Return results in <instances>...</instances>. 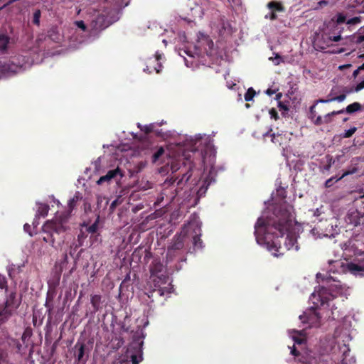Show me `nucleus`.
I'll list each match as a JSON object with an SVG mask.
<instances>
[{
	"instance_id": "nucleus-1",
	"label": "nucleus",
	"mask_w": 364,
	"mask_h": 364,
	"mask_svg": "<svg viewBox=\"0 0 364 364\" xmlns=\"http://www.w3.org/2000/svg\"><path fill=\"white\" fill-rule=\"evenodd\" d=\"M275 218H259L255 225L257 242L264 245L274 257L284 255L287 250L298 251L299 247L295 232H288L291 222V214L287 207H279L274 212Z\"/></svg>"
},
{
	"instance_id": "nucleus-2",
	"label": "nucleus",
	"mask_w": 364,
	"mask_h": 364,
	"mask_svg": "<svg viewBox=\"0 0 364 364\" xmlns=\"http://www.w3.org/2000/svg\"><path fill=\"white\" fill-rule=\"evenodd\" d=\"M316 278H321L323 282H326V286H319L318 290L311 294L310 300L314 306L311 308V312L309 314L304 313L303 315L299 316V318L302 322L309 324H314L315 323L319 322L321 316L316 312V309L326 304L330 306V301L335 298L333 291L336 290L338 291L341 287V282L332 279L331 277H324L321 274L318 273Z\"/></svg>"
},
{
	"instance_id": "nucleus-3",
	"label": "nucleus",
	"mask_w": 364,
	"mask_h": 364,
	"mask_svg": "<svg viewBox=\"0 0 364 364\" xmlns=\"http://www.w3.org/2000/svg\"><path fill=\"white\" fill-rule=\"evenodd\" d=\"M201 228L196 223H190L183 227L180 234L175 235L173 242L168 250H179L183 248L186 243L191 242L193 250L203 247V241L200 238Z\"/></svg>"
},
{
	"instance_id": "nucleus-4",
	"label": "nucleus",
	"mask_w": 364,
	"mask_h": 364,
	"mask_svg": "<svg viewBox=\"0 0 364 364\" xmlns=\"http://www.w3.org/2000/svg\"><path fill=\"white\" fill-rule=\"evenodd\" d=\"M164 269L163 264L159 259H154L150 265L151 278L154 284V288L146 293L150 299L154 297L155 294L164 296L169 295L173 291L171 284L168 287H161V284H166L168 280V276L164 272Z\"/></svg>"
},
{
	"instance_id": "nucleus-5",
	"label": "nucleus",
	"mask_w": 364,
	"mask_h": 364,
	"mask_svg": "<svg viewBox=\"0 0 364 364\" xmlns=\"http://www.w3.org/2000/svg\"><path fill=\"white\" fill-rule=\"evenodd\" d=\"M80 199L78 194H75L73 198L68 201V212L66 214H61L55 217L54 219L47 220L43 225V231L51 237L50 241L53 243L55 239L53 237L54 234H61L68 230V220L72 213L75 208L77 203Z\"/></svg>"
},
{
	"instance_id": "nucleus-6",
	"label": "nucleus",
	"mask_w": 364,
	"mask_h": 364,
	"mask_svg": "<svg viewBox=\"0 0 364 364\" xmlns=\"http://www.w3.org/2000/svg\"><path fill=\"white\" fill-rule=\"evenodd\" d=\"M15 297V294L11 293L4 304L0 306V324L6 321L19 306Z\"/></svg>"
},
{
	"instance_id": "nucleus-7",
	"label": "nucleus",
	"mask_w": 364,
	"mask_h": 364,
	"mask_svg": "<svg viewBox=\"0 0 364 364\" xmlns=\"http://www.w3.org/2000/svg\"><path fill=\"white\" fill-rule=\"evenodd\" d=\"M75 357L78 363H85L89 355V348L87 345L83 342L77 341L75 345Z\"/></svg>"
},
{
	"instance_id": "nucleus-8",
	"label": "nucleus",
	"mask_w": 364,
	"mask_h": 364,
	"mask_svg": "<svg viewBox=\"0 0 364 364\" xmlns=\"http://www.w3.org/2000/svg\"><path fill=\"white\" fill-rule=\"evenodd\" d=\"M161 58V55H156V58H149L146 60V68H144V70L149 74L153 72L159 73L162 68V65L159 62Z\"/></svg>"
},
{
	"instance_id": "nucleus-9",
	"label": "nucleus",
	"mask_w": 364,
	"mask_h": 364,
	"mask_svg": "<svg viewBox=\"0 0 364 364\" xmlns=\"http://www.w3.org/2000/svg\"><path fill=\"white\" fill-rule=\"evenodd\" d=\"M117 176H119V178H122L124 176L122 171L119 168L109 170L105 176H101L97 183L99 185H102L105 182L109 183L112 179L115 178Z\"/></svg>"
},
{
	"instance_id": "nucleus-10",
	"label": "nucleus",
	"mask_w": 364,
	"mask_h": 364,
	"mask_svg": "<svg viewBox=\"0 0 364 364\" xmlns=\"http://www.w3.org/2000/svg\"><path fill=\"white\" fill-rule=\"evenodd\" d=\"M180 174H181V177L179 178V176H176V179L174 181H176V180H178V181H177L178 186H182L189 181V179L192 176L191 167V166L188 167V169L186 170V166H183L180 171Z\"/></svg>"
},
{
	"instance_id": "nucleus-11",
	"label": "nucleus",
	"mask_w": 364,
	"mask_h": 364,
	"mask_svg": "<svg viewBox=\"0 0 364 364\" xmlns=\"http://www.w3.org/2000/svg\"><path fill=\"white\" fill-rule=\"evenodd\" d=\"M357 171H358V168L356 167H353L352 169H348V170H346V171H344V173L342 174V176H340L339 178H336V176L331 177L330 178L326 180V181L325 183L326 188L331 187L336 182L340 181L341 179H342L343 178H344L345 176H346L348 175H350V174H353V173H356Z\"/></svg>"
},
{
	"instance_id": "nucleus-12",
	"label": "nucleus",
	"mask_w": 364,
	"mask_h": 364,
	"mask_svg": "<svg viewBox=\"0 0 364 364\" xmlns=\"http://www.w3.org/2000/svg\"><path fill=\"white\" fill-rule=\"evenodd\" d=\"M138 127L141 129V131L144 132V134H149L151 132H154L156 134V135L158 136H163L161 131L156 129V124L154 123H152V124H150L148 125H145V126H141L140 124H138Z\"/></svg>"
},
{
	"instance_id": "nucleus-13",
	"label": "nucleus",
	"mask_w": 364,
	"mask_h": 364,
	"mask_svg": "<svg viewBox=\"0 0 364 364\" xmlns=\"http://www.w3.org/2000/svg\"><path fill=\"white\" fill-rule=\"evenodd\" d=\"M348 269L352 273L364 272V259L358 263L350 262L348 264Z\"/></svg>"
},
{
	"instance_id": "nucleus-14",
	"label": "nucleus",
	"mask_w": 364,
	"mask_h": 364,
	"mask_svg": "<svg viewBox=\"0 0 364 364\" xmlns=\"http://www.w3.org/2000/svg\"><path fill=\"white\" fill-rule=\"evenodd\" d=\"M100 216L97 215L95 221L90 226L85 223L82 225V228H85V232L90 234L97 233L99 228Z\"/></svg>"
},
{
	"instance_id": "nucleus-15",
	"label": "nucleus",
	"mask_w": 364,
	"mask_h": 364,
	"mask_svg": "<svg viewBox=\"0 0 364 364\" xmlns=\"http://www.w3.org/2000/svg\"><path fill=\"white\" fill-rule=\"evenodd\" d=\"M346 98V93L341 92L339 95H337L336 97H332L331 98L327 99H318L316 100V103H328L331 102H341L344 101Z\"/></svg>"
},
{
	"instance_id": "nucleus-16",
	"label": "nucleus",
	"mask_w": 364,
	"mask_h": 364,
	"mask_svg": "<svg viewBox=\"0 0 364 364\" xmlns=\"http://www.w3.org/2000/svg\"><path fill=\"white\" fill-rule=\"evenodd\" d=\"M268 9L273 12H283L285 11L284 6L281 2L272 1L267 4Z\"/></svg>"
},
{
	"instance_id": "nucleus-17",
	"label": "nucleus",
	"mask_w": 364,
	"mask_h": 364,
	"mask_svg": "<svg viewBox=\"0 0 364 364\" xmlns=\"http://www.w3.org/2000/svg\"><path fill=\"white\" fill-rule=\"evenodd\" d=\"M363 109V107L361 104L359 102H353L352 104H350L348 105L344 109V112H346L347 114H352L355 112H360Z\"/></svg>"
},
{
	"instance_id": "nucleus-18",
	"label": "nucleus",
	"mask_w": 364,
	"mask_h": 364,
	"mask_svg": "<svg viewBox=\"0 0 364 364\" xmlns=\"http://www.w3.org/2000/svg\"><path fill=\"white\" fill-rule=\"evenodd\" d=\"M104 21V17L101 16H98L95 20H92L91 25L92 28L95 30H101L105 28L102 23Z\"/></svg>"
},
{
	"instance_id": "nucleus-19",
	"label": "nucleus",
	"mask_w": 364,
	"mask_h": 364,
	"mask_svg": "<svg viewBox=\"0 0 364 364\" xmlns=\"http://www.w3.org/2000/svg\"><path fill=\"white\" fill-rule=\"evenodd\" d=\"M49 210V206L45 203H40L38 206V210L36 212V216H42L45 217L47 215Z\"/></svg>"
},
{
	"instance_id": "nucleus-20",
	"label": "nucleus",
	"mask_w": 364,
	"mask_h": 364,
	"mask_svg": "<svg viewBox=\"0 0 364 364\" xmlns=\"http://www.w3.org/2000/svg\"><path fill=\"white\" fill-rule=\"evenodd\" d=\"M91 304L94 309V311L97 312L99 311L100 308L101 303V296L100 295H93L91 297Z\"/></svg>"
},
{
	"instance_id": "nucleus-21",
	"label": "nucleus",
	"mask_w": 364,
	"mask_h": 364,
	"mask_svg": "<svg viewBox=\"0 0 364 364\" xmlns=\"http://www.w3.org/2000/svg\"><path fill=\"white\" fill-rule=\"evenodd\" d=\"M9 43V37L4 35H0V51L1 53H4L6 52Z\"/></svg>"
},
{
	"instance_id": "nucleus-22",
	"label": "nucleus",
	"mask_w": 364,
	"mask_h": 364,
	"mask_svg": "<svg viewBox=\"0 0 364 364\" xmlns=\"http://www.w3.org/2000/svg\"><path fill=\"white\" fill-rule=\"evenodd\" d=\"M343 113H344V109H341L338 111H333L330 113H328L323 117L324 124H328V123L331 122V121H332L331 117L332 116H335V115L343 114Z\"/></svg>"
},
{
	"instance_id": "nucleus-23",
	"label": "nucleus",
	"mask_w": 364,
	"mask_h": 364,
	"mask_svg": "<svg viewBox=\"0 0 364 364\" xmlns=\"http://www.w3.org/2000/svg\"><path fill=\"white\" fill-rule=\"evenodd\" d=\"M255 95H256L255 90L252 87H250L245 94V96H244L245 100L246 102H250V101L252 100V99Z\"/></svg>"
},
{
	"instance_id": "nucleus-24",
	"label": "nucleus",
	"mask_w": 364,
	"mask_h": 364,
	"mask_svg": "<svg viewBox=\"0 0 364 364\" xmlns=\"http://www.w3.org/2000/svg\"><path fill=\"white\" fill-rule=\"evenodd\" d=\"M164 154V149L160 146L152 156V162L156 163L160 157Z\"/></svg>"
},
{
	"instance_id": "nucleus-25",
	"label": "nucleus",
	"mask_w": 364,
	"mask_h": 364,
	"mask_svg": "<svg viewBox=\"0 0 364 364\" xmlns=\"http://www.w3.org/2000/svg\"><path fill=\"white\" fill-rule=\"evenodd\" d=\"M41 16V12L39 9H37L34 11V13L33 14V18H32V23L34 25H36V26L40 25Z\"/></svg>"
},
{
	"instance_id": "nucleus-26",
	"label": "nucleus",
	"mask_w": 364,
	"mask_h": 364,
	"mask_svg": "<svg viewBox=\"0 0 364 364\" xmlns=\"http://www.w3.org/2000/svg\"><path fill=\"white\" fill-rule=\"evenodd\" d=\"M52 302H53V297L50 296V294L48 293L45 306L48 309V311L49 313H50V311L53 309V305Z\"/></svg>"
},
{
	"instance_id": "nucleus-27",
	"label": "nucleus",
	"mask_w": 364,
	"mask_h": 364,
	"mask_svg": "<svg viewBox=\"0 0 364 364\" xmlns=\"http://www.w3.org/2000/svg\"><path fill=\"white\" fill-rule=\"evenodd\" d=\"M271 137H272V141L274 144H279V145L282 144V141H281V139L282 138V134H271Z\"/></svg>"
},
{
	"instance_id": "nucleus-28",
	"label": "nucleus",
	"mask_w": 364,
	"mask_h": 364,
	"mask_svg": "<svg viewBox=\"0 0 364 364\" xmlns=\"http://www.w3.org/2000/svg\"><path fill=\"white\" fill-rule=\"evenodd\" d=\"M361 21V17L360 16H355L353 18H351L347 21V24L349 25H354L360 23Z\"/></svg>"
},
{
	"instance_id": "nucleus-29",
	"label": "nucleus",
	"mask_w": 364,
	"mask_h": 364,
	"mask_svg": "<svg viewBox=\"0 0 364 364\" xmlns=\"http://www.w3.org/2000/svg\"><path fill=\"white\" fill-rule=\"evenodd\" d=\"M346 17L342 13H338L336 16V22L338 24L343 23L346 21Z\"/></svg>"
},
{
	"instance_id": "nucleus-30",
	"label": "nucleus",
	"mask_w": 364,
	"mask_h": 364,
	"mask_svg": "<svg viewBox=\"0 0 364 364\" xmlns=\"http://www.w3.org/2000/svg\"><path fill=\"white\" fill-rule=\"evenodd\" d=\"M356 127H352L350 129L346 130L343 134V136L344 138H349L356 132Z\"/></svg>"
},
{
	"instance_id": "nucleus-31",
	"label": "nucleus",
	"mask_w": 364,
	"mask_h": 364,
	"mask_svg": "<svg viewBox=\"0 0 364 364\" xmlns=\"http://www.w3.org/2000/svg\"><path fill=\"white\" fill-rule=\"evenodd\" d=\"M141 355H140L139 356L134 354L131 355V361L132 364H139L141 360Z\"/></svg>"
},
{
	"instance_id": "nucleus-32",
	"label": "nucleus",
	"mask_w": 364,
	"mask_h": 364,
	"mask_svg": "<svg viewBox=\"0 0 364 364\" xmlns=\"http://www.w3.org/2000/svg\"><path fill=\"white\" fill-rule=\"evenodd\" d=\"M75 24L83 31H85L87 29V26L83 21H76Z\"/></svg>"
},
{
	"instance_id": "nucleus-33",
	"label": "nucleus",
	"mask_w": 364,
	"mask_h": 364,
	"mask_svg": "<svg viewBox=\"0 0 364 364\" xmlns=\"http://www.w3.org/2000/svg\"><path fill=\"white\" fill-rule=\"evenodd\" d=\"M269 114L271 118H273L275 120H277L279 119L278 112L274 108H272L269 110Z\"/></svg>"
},
{
	"instance_id": "nucleus-34",
	"label": "nucleus",
	"mask_w": 364,
	"mask_h": 364,
	"mask_svg": "<svg viewBox=\"0 0 364 364\" xmlns=\"http://www.w3.org/2000/svg\"><path fill=\"white\" fill-rule=\"evenodd\" d=\"M0 289L7 290V282L5 278H0Z\"/></svg>"
},
{
	"instance_id": "nucleus-35",
	"label": "nucleus",
	"mask_w": 364,
	"mask_h": 364,
	"mask_svg": "<svg viewBox=\"0 0 364 364\" xmlns=\"http://www.w3.org/2000/svg\"><path fill=\"white\" fill-rule=\"evenodd\" d=\"M318 103H316V100L315 101L314 104L310 107V114H311V118L313 119L315 116H316V110H315V108H316V105H317Z\"/></svg>"
},
{
	"instance_id": "nucleus-36",
	"label": "nucleus",
	"mask_w": 364,
	"mask_h": 364,
	"mask_svg": "<svg viewBox=\"0 0 364 364\" xmlns=\"http://www.w3.org/2000/svg\"><path fill=\"white\" fill-rule=\"evenodd\" d=\"M86 232H84L83 228L80 230L79 235H77L78 241L80 242L81 240L87 237Z\"/></svg>"
},
{
	"instance_id": "nucleus-37",
	"label": "nucleus",
	"mask_w": 364,
	"mask_h": 364,
	"mask_svg": "<svg viewBox=\"0 0 364 364\" xmlns=\"http://www.w3.org/2000/svg\"><path fill=\"white\" fill-rule=\"evenodd\" d=\"M314 123L315 125L319 126L324 124V121L321 116H318L314 121Z\"/></svg>"
},
{
	"instance_id": "nucleus-38",
	"label": "nucleus",
	"mask_w": 364,
	"mask_h": 364,
	"mask_svg": "<svg viewBox=\"0 0 364 364\" xmlns=\"http://www.w3.org/2000/svg\"><path fill=\"white\" fill-rule=\"evenodd\" d=\"M278 107L281 109V110H284V111H288L289 110V107L287 105H285L284 102L279 101L278 102Z\"/></svg>"
},
{
	"instance_id": "nucleus-39",
	"label": "nucleus",
	"mask_w": 364,
	"mask_h": 364,
	"mask_svg": "<svg viewBox=\"0 0 364 364\" xmlns=\"http://www.w3.org/2000/svg\"><path fill=\"white\" fill-rule=\"evenodd\" d=\"M23 229H24V232H28V234L31 236H32L33 234H36V232H31V230H30L31 229L30 225L26 224V223L24 224Z\"/></svg>"
},
{
	"instance_id": "nucleus-40",
	"label": "nucleus",
	"mask_w": 364,
	"mask_h": 364,
	"mask_svg": "<svg viewBox=\"0 0 364 364\" xmlns=\"http://www.w3.org/2000/svg\"><path fill=\"white\" fill-rule=\"evenodd\" d=\"M291 354L295 357H298L300 355V352L295 348L294 346H293V347L291 348Z\"/></svg>"
},
{
	"instance_id": "nucleus-41",
	"label": "nucleus",
	"mask_w": 364,
	"mask_h": 364,
	"mask_svg": "<svg viewBox=\"0 0 364 364\" xmlns=\"http://www.w3.org/2000/svg\"><path fill=\"white\" fill-rule=\"evenodd\" d=\"M364 88V80L361 81L360 82H359L356 87H355L354 90L355 92H358L360 90H361L362 89Z\"/></svg>"
},
{
	"instance_id": "nucleus-42",
	"label": "nucleus",
	"mask_w": 364,
	"mask_h": 364,
	"mask_svg": "<svg viewBox=\"0 0 364 364\" xmlns=\"http://www.w3.org/2000/svg\"><path fill=\"white\" fill-rule=\"evenodd\" d=\"M265 18H269L272 21H274V20L277 19V14L275 12H273V11H270L269 16L266 15Z\"/></svg>"
},
{
	"instance_id": "nucleus-43",
	"label": "nucleus",
	"mask_w": 364,
	"mask_h": 364,
	"mask_svg": "<svg viewBox=\"0 0 364 364\" xmlns=\"http://www.w3.org/2000/svg\"><path fill=\"white\" fill-rule=\"evenodd\" d=\"M309 364H326V363L324 362L323 360H321V359L318 360L314 358L311 360Z\"/></svg>"
},
{
	"instance_id": "nucleus-44",
	"label": "nucleus",
	"mask_w": 364,
	"mask_h": 364,
	"mask_svg": "<svg viewBox=\"0 0 364 364\" xmlns=\"http://www.w3.org/2000/svg\"><path fill=\"white\" fill-rule=\"evenodd\" d=\"M118 205V200H114V201L112 202L110 206H109V210L112 212L114 211V210L115 209V208L117 207V205Z\"/></svg>"
},
{
	"instance_id": "nucleus-45",
	"label": "nucleus",
	"mask_w": 364,
	"mask_h": 364,
	"mask_svg": "<svg viewBox=\"0 0 364 364\" xmlns=\"http://www.w3.org/2000/svg\"><path fill=\"white\" fill-rule=\"evenodd\" d=\"M328 4V1H326V0H321L320 1L318 2V6L317 8L318 7H323V6H326Z\"/></svg>"
},
{
	"instance_id": "nucleus-46",
	"label": "nucleus",
	"mask_w": 364,
	"mask_h": 364,
	"mask_svg": "<svg viewBox=\"0 0 364 364\" xmlns=\"http://www.w3.org/2000/svg\"><path fill=\"white\" fill-rule=\"evenodd\" d=\"M5 353L4 351L0 350V364H3L5 362Z\"/></svg>"
},
{
	"instance_id": "nucleus-47",
	"label": "nucleus",
	"mask_w": 364,
	"mask_h": 364,
	"mask_svg": "<svg viewBox=\"0 0 364 364\" xmlns=\"http://www.w3.org/2000/svg\"><path fill=\"white\" fill-rule=\"evenodd\" d=\"M353 92V89H348V87H345L343 88L342 92L343 93H346V96L351 93Z\"/></svg>"
},
{
	"instance_id": "nucleus-48",
	"label": "nucleus",
	"mask_w": 364,
	"mask_h": 364,
	"mask_svg": "<svg viewBox=\"0 0 364 364\" xmlns=\"http://www.w3.org/2000/svg\"><path fill=\"white\" fill-rule=\"evenodd\" d=\"M364 41V35H359L358 37H357V39L355 41V42L357 43H360Z\"/></svg>"
},
{
	"instance_id": "nucleus-49",
	"label": "nucleus",
	"mask_w": 364,
	"mask_h": 364,
	"mask_svg": "<svg viewBox=\"0 0 364 364\" xmlns=\"http://www.w3.org/2000/svg\"><path fill=\"white\" fill-rule=\"evenodd\" d=\"M274 59L278 60V61L274 63L275 65H278L280 63V60L282 59V56L278 53H275Z\"/></svg>"
},
{
	"instance_id": "nucleus-50",
	"label": "nucleus",
	"mask_w": 364,
	"mask_h": 364,
	"mask_svg": "<svg viewBox=\"0 0 364 364\" xmlns=\"http://www.w3.org/2000/svg\"><path fill=\"white\" fill-rule=\"evenodd\" d=\"M275 90H272L271 88H268L266 91H265V93L269 95V96H272V95H274L275 93Z\"/></svg>"
},
{
	"instance_id": "nucleus-51",
	"label": "nucleus",
	"mask_w": 364,
	"mask_h": 364,
	"mask_svg": "<svg viewBox=\"0 0 364 364\" xmlns=\"http://www.w3.org/2000/svg\"><path fill=\"white\" fill-rule=\"evenodd\" d=\"M336 92H335L334 89H331L329 94L328 95V98H331L332 97H336Z\"/></svg>"
},
{
	"instance_id": "nucleus-52",
	"label": "nucleus",
	"mask_w": 364,
	"mask_h": 364,
	"mask_svg": "<svg viewBox=\"0 0 364 364\" xmlns=\"http://www.w3.org/2000/svg\"><path fill=\"white\" fill-rule=\"evenodd\" d=\"M294 341H295V343H296L298 344H301L304 343V340L303 338H295Z\"/></svg>"
},
{
	"instance_id": "nucleus-53",
	"label": "nucleus",
	"mask_w": 364,
	"mask_h": 364,
	"mask_svg": "<svg viewBox=\"0 0 364 364\" xmlns=\"http://www.w3.org/2000/svg\"><path fill=\"white\" fill-rule=\"evenodd\" d=\"M341 39V36H333L331 40L334 42H338Z\"/></svg>"
},
{
	"instance_id": "nucleus-54",
	"label": "nucleus",
	"mask_w": 364,
	"mask_h": 364,
	"mask_svg": "<svg viewBox=\"0 0 364 364\" xmlns=\"http://www.w3.org/2000/svg\"><path fill=\"white\" fill-rule=\"evenodd\" d=\"M282 97V93L278 92L276 94L275 100L279 102Z\"/></svg>"
},
{
	"instance_id": "nucleus-55",
	"label": "nucleus",
	"mask_w": 364,
	"mask_h": 364,
	"mask_svg": "<svg viewBox=\"0 0 364 364\" xmlns=\"http://www.w3.org/2000/svg\"><path fill=\"white\" fill-rule=\"evenodd\" d=\"M331 164H332V159L331 158L329 160V163L325 166V169L329 170L331 168Z\"/></svg>"
},
{
	"instance_id": "nucleus-56",
	"label": "nucleus",
	"mask_w": 364,
	"mask_h": 364,
	"mask_svg": "<svg viewBox=\"0 0 364 364\" xmlns=\"http://www.w3.org/2000/svg\"><path fill=\"white\" fill-rule=\"evenodd\" d=\"M360 70V69H359V68L358 69H356L355 70H354L353 73V75L354 77H356L359 73V71Z\"/></svg>"
},
{
	"instance_id": "nucleus-57",
	"label": "nucleus",
	"mask_w": 364,
	"mask_h": 364,
	"mask_svg": "<svg viewBox=\"0 0 364 364\" xmlns=\"http://www.w3.org/2000/svg\"><path fill=\"white\" fill-rule=\"evenodd\" d=\"M181 168H175V166L173 164L171 165V170L173 172H175L178 169H181Z\"/></svg>"
},
{
	"instance_id": "nucleus-58",
	"label": "nucleus",
	"mask_w": 364,
	"mask_h": 364,
	"mask_svg": "<svg viewBox=\"0 0 364 364\" xmlns=\"http://www.w3.org/2000/svg\"><path fill=\"white\" fill-rule=\"evenodd\" d=\"M359 69H360V70H364V63L360 66H359Z\"/></svg>"
},
{
	"instance_id": "nucleus-59",
	"label": "nucleus",
	"mask_w": 364,
	"mask_h": 364,
	"mask_svg": "<svg viewBox=\"0 0 364 364\" xmlns=\"http://www.w3.org/2000/svg\"><path fill=\"white\" fill-rule=\"evenodd\" d=\"M16 347H17L18 350H20V349H21V344L18 343Z\"/></svg>"
},
{
	"instance_id": "nucleus-60",
	"label": "nucleus",
	"mask_w": 364,
	"mask_h": 364,
	"mask_svg": "<svg viewBox=\"0 0 364 364\" xmlns=\"http://www.w3.org/2000/svg\"><path fill=\"white\" fill-rule=\"evenodd\" d=\"M112 364H121V362L120 361H115V362H113Z\"/></svg>"
},
{
	"instance_id": "nucleus-61",
	"label": "nucleus",
	"mask_w": 364,
	"mask_h": 364,
	"mask_svg": "<svg viewBox=\"0 0 364 364\" xmlns=\"http://www.w3.org/2000/svg\"><path fill=\"white\" fill-rule=\"evenodd\" d=\"M348 120V117H346V118H344V119H343V122H347Z\"/></svg>"
},
{
	"instance_id": "nucleus-62",
	"label": "nucleus",
	"mask_w": 364,
	"mask_h": 364,
	"mask_svg": "<svg viewBox=\"0 0 364 364\" xmlns=\"http://www.w3.org/2000/svg\"><path fill=\"white\" fill-rule=\"evenodd\" d=\"M26 334H27V330H25L24 333H23L24 337L26 336Z\"/></svg>"
},
{
	"instance_id": "nucleus-63",
	"label": "nucleus",
	"mask_w": 364,
	"mask_h": 364,
	"mask_svg": "<svg viewBox=\"0 0 364 364\" xmlns=\"http://www.w3.org/2000/svg\"><path fill=\"white\" fill-rule=\"evenodd\" d=\"M43 240L48 241V239L46 237H44Z\"/></svg>"
},
{
	"instance_id": "nucleus-64",
	"label": "nucleus",
	"mask_w": 364,
	"mask_h": 364,
	"mask_svg": "<svg viewBox=\"0 0 364 364\" xmlns=\"http://www.w3.org/2000/svg\"><path fill=\"white\" fill-rule=\"evenodd\" d=\"M246 107H250L249 104H246Z\"/></svg>"
}]
</instances>
